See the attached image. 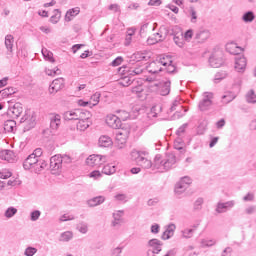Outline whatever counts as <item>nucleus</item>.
I'll use <instances>...</instances> for the list:
<instances>
[{
    "instance_id": "1",
    "label": "nucleus",
    "mask_w": 256,
    "mask_h": 256,
    "mask_svg": "<svg viewBox=\"0 0 256 256\" xmlns=\"http://www.w3.org/2000/svg\"><path fill=\"white\" fill-rule=\"evenodd\" d=\"M147 155H149L147 151L133 150L131 152V159L135 161L139 167H142V169H151L153 163L147 158Z\"/></svg>"
},
{
    "instance_id": "2",
    "label": "nucleus",
    "mask_w": 256,
    "mask_h": 256,
    "mask_svg": "<svg viewBox=\"0 0 256 256\" xmlns=\"http://www.w3.org/2000/svg\"><path fill=\"white\" fill-rule=\"evenodd\" d=\"M71 163V157L69 155L60 154L54 155L50 158V169L51 171H59L63 165H69Z\"/></svg>"
},
{
    "instance_id": "3",
    "label": "nucleus",
    "mask_w": 256,
    "mask_h": 256,
    "mask_svg": "<svg viewBox=\"0 0 256 256\" xmlns=\"http://www.w3.org/2000/svg\"><path fill=\"white\" fill-rule=\"evenodd\" d=\"M37 116L35 115V112L28 110L25 112V115L20 119V123L24 124V133L26 131H31L36 125Z\"/></svg>"
},
{
    "instance_id": "4",
    "label": "nucleus",
    "mask_w": 256,
    "mask_h": 256,
    "mask_svg": "<svg viewBox=\"0 0 256 256\" xmlns=\"http://www.w3.org/2000/svg\"><path fill=\"white\" fill-rule=\"evenodd\" d=\"M83 115H86V117H91V112L83 109H76L65 112L63 117L65 121H78V119H83Z\"/></svg>"
},
{
    "instance_id": "5",
    "label": "nucleus",
    "mask_w": 256,
    "mask_h": 256,
    "mask_svg": "<svg viewBox=\"0 0 256 256\" xmlns=\"http://www.w3.org/2000/svg\"><path fill=\"white\" fill-rule=\"evenodd\" d=\"M130 130L129 128H121L116 131V147L117 149H124L125 144L127 143V139L129 138L130 135Z\"/></svg>"
},
{
    "instance_id": "6",
    "label": "nucleus",
    "mask_w": 256,
    "mask_h": 256,
    "mask_svg": "<svg viewBox=\"0 0 256 256\" xmlns=\"http://www.w3.org/2000/svg\"><path fill=\"white\" fill-rule=\"evenodd\" d=\"M211 105H213V93L204 92L202 100H200L198 104V109L200 111H209V109H211Z\"/></svg>"
},
{
    "instance_id": "7",
    "label": "nucleus",
    "mask_w": 256,
    "mask_h": 256,
    "mask_svg": "<svg viewBox=\"0 0 256 256\" xmlns=\"http://www.w3.org/2000/svg\"><path fill=\"white\" fill-rule=\"evenodd\" d=\"M106 162L107 156H101L99 154H92L86 160V163L89 165V167H101V165Z\"/></svg>"
},
{
    "instance_id": "8",
    "label": "nucleus",
    "mask_w": 256,
    "mask_h": 256,
    "mask_svg": "<svg viewBox=\"0 0 256 256\" xmlns=\"http://www.w3.org/2000/svg\"><path fill=\"white\" fill-rule=\"evenodd\" d=\"M235 207V201H227V202H218L216 205V213L221 214V213H227L229 209H233Z\"/></svg>"
},
{
    "instance_id": "9",
    "label": "nucleus",
    "mask_w": 256,
    "mask_h": 256,
    "mask_svg": "<svg viewBox=\"0 0 256 256\" xmlns=\"http://www.w3.org/2000/svg\"><path fill=\"white\" fill-rule=\"evenodd\" d=\"M175 163H177V157H175V154H168L166 159L160 162V165L165 171H169Z\"/></svg>"
},
{
    "instance_id": "10",
    "label": "nucleus",
    "mask_w": 256,
    "mask_h": 256,
    "mask_svg": "<svg viewBox=\"0 0 256 256\" xmlns=\"http://www.w3.org/2000/svg\"><path fill=\"white\" fill-rule=\"evenodd\" d=\"M154 87H158V89H160V95H169V93H171V80L154 83Z\"/></svg>"
},
{
    "instance_id": "11",
    "label": "nucleus",
    "mask_w": 256,
    "mask_h": 256,
    "mask_svg": "<svg viewBox=\"0 0 256 256\" xmlns=\"http://www.w3.org/2000/svg\"><path fill=\"white\" fill-rule=\"evenodd\" d=\"M106 123L112 129H121V119L117 115H108L106 117Z\"/></svg>"
},
{
    "instance_id": "12",
    "label": "nucleus",
    "mask_w": 256,
    "mask_h": 256,
    "mask_svg": "<svg viewBox=\"0 0 256 256\" xmlns=\"http://www.w3.org/2000/svg\"><path fill=\"white\" fill-rule=\"evenodd\" d=\"M64 87H65V80L63 78H57L53 80V82L51 83L49 87V93L51 94L57 93L61 91V89H63Z\"/></svg>"
},
{
    "instance_id": "13",
    "label": "nucleus",
    "mask_w": 256,
    "mask_h": 256,
    "mask_svg": "<svg viewBox=\"0 0 256 256\" xmlns=\"http://www.w3.org/2000/svg\"><path fill=\"white\" fill-rule=\"evenodd\" d=\"M234 67L238 73H243L247 67V58L245 56H236Z\"/></svg>"
},
{
    "instance_id": "14",
    "label": "nucleus",
    "mask_w": 256,
    "mask_h": 256,
    "mask_svg": "<svg viewBox=\"0 0 256 256\" xmlns=\"http://www.w3.org/2000/svg\"><path fill=\"white\" fill-rule=\"evenodd\" d=\"M175 229H177V226H175V224L171 223L167 225L165 231L162 233L161 239L163 241L171 239V237L175 235Z\"/></svg>"
},
{
    "instance_id": "15",
    "label": "nucleus",
    "mask_w": 256,
    "mask_h": 256,
    "mask_svg": "<svg viewBox=\"0 0 256 256\" xmlns=\"http://www.w3.org/2000/svg\"><path fill=\"white\" fill-rule=\"evenodd\" d=\"M209 37H211V33L209 30L205 29H200L195 34V40L198 41V43H205Z\"/></svg>"
},
{
    "instance_id": "16",
    "label": "nucleus",
    "mask_w": 256,
    "mask_h": 256,
    "mask_svg": "<svg viewBox=\"0 0 256 256\" xmlns=\"http://www.w3.org/2000/svg\"><path fill=\"white\" fill-rule=\"evenodd\" d=\"M148 247L151 248V251H154V253H161L163 247V242L157 238H153L148 241Z\"/></svg>"
},
{
    "instance_id": "17",
    "label": "nucleus",
    "mask_w": 256,
    "mask_h": 256,
    "mask_svg": "<svg viewBox=\"0 0 256 256\" xmlns=\"http://www.w3.org/2000/svg\"><path fill=\"white\" fill-rule=\"evenodd\" d=\"M38 158L30 154L23 162V167L25 171H30V169H33V167L36 166Z\"/></svg>"
},
{
    "instance_id": "18",
    "label": "nucleus",
    "mask_w": 256,
    "mask_h": 256,
    "mask_svg": "<svg viewBox=\"0 0 256 256\" xmlns=\"http://www.w3.org/2000/svg\"><path fill=\"white\" fill-rule=\"evenodd\" d=\"M226 51L230 53V55H241L244 49L242 47L237 46L235 43H230L226 45Z\"/></svg>"
},
{
    "instance_id": "19",
    "label": "nucleus",
    "mask_w": 256,
    "mask_h": 256,
    "mask_svg": "<svg viewBox=\"0 0 256 256\" xmlns=\"http://www.w3.org/2000/svg\"><path fill=\"white\" fill-rule=\"evenodd\" d=\"M0 159L8 163H13V161H15V153L11 150H3L0 152Z\"/></svg>"
},
{
    "instance_id": "20",
    "label": "nucleus",
    "mask_w": 256,
    "mask_h": 256,
    "mask_svg": "<svg viewBox=\"0 0 256 256\" xmlns=\"http://www.w3.org/2000/svg\"><path fill=\"white\" fill-rule=\"evenodd\" d=\"M89 118L87 115H83V118L78 119L77 123V129L78 131H85L86 129H89V126L91 125L89 122Z\"/></svg>"
},
{
    "instance_id": "21",
    "label": "nucleus",
    "mask_w": 256,
    "mask_h": 256,
    "mask_svg": "<svg viewBox=\"0 0 256 256\" xmlns=\"http://www.w3.org/2000/svg\"><path fill=\"white\" fill-rule=\"evenodd\" d=\"M105 203L104 196H96L87 201L88 207H98V205H103Z\"/></svg>"
},
{
    "instance_id": "22",
    "label": "nucleus",
    "mask_w": 256,
    "mask_h": 256,
    "mask_svg": "<svg viewBox=\"0 0 256 256\" xmlns=\"http://www.w3.org/2000/svg\"><path fill=\"white\" fill-rule=\"evenodd\" d=\"M10 113H12V117L14 119H18V117H21V113H23V106L21 103H16L12 108H10Z\"/></svg>"
},
{
    "instance_id": "23",
    "label": "nucleus",
    "mask_w": 256,
    "mask_h": 256,
    "mask_svg": "<svg viewBox=\"0 0 256 256\" xmlns=\"http://www.w3.org/2000/svg\"><path fill=\"white\" fill-rule=\"evenodd\" d=\"M59 125H61V116L56 114L50 118V128L52 131H57L59 129Z\"/></svg>"
},
{
    "instance_id": "24",
    "label": "nucleus",
    "mask_w": 256,
    "mask_h": 256,
    "mask_svg": "<svg viewBox=\"0 0 256 256\" xmlns=\"http://www.w3.org/2000/svg\"><path fill=\"white\" fill-rule=\"evenodd\" d=\"M174 149L177 151H180V153H185V142L183 141V138L178 137L174 141Z\"/></svg>"
},
{
    "instance_id": "25",
    "label": "nucleus",
    "mask_w": 256,
    "mask_h": 256,
    "mask_svg": "<svg viewBox=\"0 0 256 256\" xmlns=\"http://www.w3.org/2000/svg\"><path fill=\"white\" fill-rule=\"evenodd\" d=\"M98 145L100 147H111L113 145V140L109 136H101L98 140Z\"/></svg>"
},
{
    "instance_id": "26",
    "label": "nucleus",
    "mask_w": 256,
    "mask_h": 256,
    "mask_svg": "<svg viewBox=\"0 0 256 256\" xmlns=\"http://www.w3.org/2000/svg\"><path fill=\"white\" fill-rule=\"evenodd\" d=\"M187 189H189V186L181 181H179L178 183H176L175 185V194L176 195H183V193H185V191H187Z\"/></svg>"
},
{
    "instance_id": "27",
    "label": "nucleus",
    "mask_w": 256,
    "mask_h": 256,
    "mask_svg": "<svg viewBox=\"0 0 256 256\" xmlns=\"http://www.w3.org/2000/svg\"><path fill=\"white\" fill-rule=\"evenodd\" d=\"M80 12L81 10L79 9V7H75L68 10L65 15V21H72V17H77V15H79Z\"/></svg>"
},
{
    "instance_id": "28",
    "label": "nucleus",
    "mask_w": 256,
    "mask_h": 256,
    "mask_svg": "<svg viewBox=\"0 0 256 256\" xmlns=\"http://www.w3.org/2000/svg\"><path fill=\"white\" fill-rule=\"evenodd\" d=\"M17 127V122L15 120H7L4 123V131L7 133H13Z\"/></svg>"
},
{
    "instance_id": "29",
    "label": "nucleus",
    "mask_w": 256,
    "mask_h": 256,
    "mask_svg": "<svg viewBox=\"0 0 256 256\" xmlns=\"http://www.w3.org/2000/svg\"><path fill=\"white\" fill-rule=\"evenodd\" d=\"M15 93H17V88L8 87L0 90V97H2V99H5V97H10V95H15Z\"/></svg>"
},
{
    "instance_id": "30",
    "label": "nucleus",
    "mask_w": 256,
    "mask_h": 256,
    "mask_svg": "<svg viewBox=\"0 0 256 256\" xmlns=\"http://www.w3.org/2000/svg\"><path fill=\"white\" fill-rule=\"evenodd\" d=\"M13 43H15V38H13V35L8 34L5 37V47L10 53H13Z\"/></svg>"
},
{
    "instance_id": "31",
    "label": "nucleus",
    "mask_w": 256,
    "mask_h": 256,
    "mask_svg": "<svg viewBox=\"0 0 256 256\" xmlns=\"http://www.w3.org/2000/svg\"><path fill=\"white\" fill-rule=\"evenodd\" d=\"M123 210H118L117 212L113 213L112 227H117V225H121V218L123 217Z\"/></svg>"
},
{
    "instance_id": "32",
    "label": "nucleus",
    "mask_w": 256,
    "mask_h": 256,
    "mask_svg": "<svg viewBox=\"0 0 256 256\" xmlns=\"http://www.w3.org/2000/svg\"><path fill=\"white\" fill-rule=\"evenodd\" d=\"M73 239V232L66 231L60 234L59 241L62 243H69Z\"/></svg>"
},
{
    "instance_id": "33",
    "label": "nucleus",
    "mask_w": 256,
    "mask_h": 256,
    "mask_svg": "<svg viewBox=\"0 0 256 256\" xmlns=\"http://www.w3.org/2000/svg\"><path fill=\"white\" fill-rule=\"evenodd\" d=\"M76 229L79 231V233H82V235H86V233L89 231V224H87V222L81 221L77 224Z\"/></svg>"
},
{
    "instance_id": "34",
    "label": "nucleus",
    "mask_w": 256,
    "mask_h": 256,
    "mask_svg": "<svg viewBox=\"0 0 256 256\" xmlns=\"http://www.w3.org/2000/svg\"><path fill=\"white\" fill-rule=\"evenodd\" d=\"M209 63L214 69H218V67H221V65H223V59L211 56L209 58Z\"/></svg>"
},
{
    "instance_id": "35",
    "label": "nucleus",
    "mask_w": 256,
    "mask_h": 256,
    "mask_svg": "<svg viewBox=\"0 0 256 256\" xmlns=\"http://www.w3.org/2000/svg\"><path fill=\"white\" fill-rule=\"evenodd\" d=\"M131 59L136 61V63H139V61H148L149 57H147L143 52H136L132 55Z\"/></svg>"
},
{
    "instance_id": "36",
    "label": "nucleus",
    "mask_w": 256,
    "mask_h": 256,
    "mask_svg": "<svg viewBox=\"0 0 256 256\" xmlns=\"http://www.w3.org/2000/svg\"><path fill=\"white\" fill-rule=\"evenodd\" d=\"M242 21H244V23H253V21H255V13H253V11L245 12L242 16Z\"/></svg>"
},
{
    "instance_id": "37",
    "label": "nucleus",
    "mask_w": 256,
    "mask_h": 256,
    "mask_svg": "<svg viewBox=\"0 0 256 256\" xmlns=\"http://www.w3.org/2000/svg\"><path fill=\"white\" fill-rule=\"evenodd\" d=\"M116 171L117 169L115 165H112V164H108L104 166L102 169V173H104V175H113L114 173H116Z\"/></svg>"
},
{
    "instance_id": "38",
    "label": "nucleus",
    "mask_w": 256,
    "mask_h": 256,
    "mask_svg": "<svg viewBox=\"0 0 256 256\" xmlns=\"http://www.w3.org/2000/svg\"><path fill=\"white\" fill-rule=\"evenodd\" d=\"M42 55L46 61H49L50 63H55V58H53V52L47 50V48L42 49Z\"/></svg>"
},
{
    "instance_id": "39",
    "label": "nucleus",
    "mask_w": 256,
    "mask_h": 256,
    "mask_svg": "<svg viewBox=\"0 0 256 256\" xmlns=\"http://www.w3.org/2000/svg\"><path fill=\"white\" fill-rule=\"evenodd\" d=\"M60 19H61V11H59V9H55L54 15L50 17V23H53L55 25L59 23Z\"/></svg>"
},
{
    "instance_id": "40",
    "label": "nucleus",
    "mask_w": 256,
    "mask_h": 256,
    "mask_svg": "<svg viewBox=\"0 0 256 256\" xmlns=\"http://www.w3.org/2000/svg\"><path fill=\"white\" fill-rule=\"evenodd\" d=\"M15 215H17V208L15 207H9L4 213V217L7 219H11V217H15Z\"/></svg>"
},
{
    "instance_id": "41",
    "label": "nucleus",
    "mask_w": 256,
    "mask_h": 256,
    "mask_svg": "<svg viewBox=\"0 0 256 256\" xmlns=\"http://www.w3.org/2000/svg\"><path fill=\"white\" fill-rule=\"evenodd\" d=\"M246 101H247V103H256V94H255L254 90H250L246 94Z\"/></svg>"
},
{
    "instance_id": "42",
    "label": "nucleus",
    "mask_w": 256,
    "mask_h": 256,
    "mask_svg": "<svg viewBox=\"0 0 256 256\" xmlns=\"http://www.w3.org/2000/svg\"><path fill=\"white\" fill-rule=\"evenodd\" d=\"M169 35H173L174 43L178 45V47H183V41H181L180 37L175 34V30L171 29V31L168 32Z\"/></svg>"
},
{
    "instance_id": "43",
    "label": "nucleus",
    "mask_w": 256,
    "mask_h": 256,
    "mask_svg": "<svg viewBox=\"0 0 256 256\" xmlns=\"http://www.w3.org/2000/svg\"><path fill=\"white\" fill-rule=\"evenodd\" d=\"M117 113H118V117H119L120 121H127V119H129V117H131L129 112H127L125 110H118Z\"/></svg>"
},
{
    "instance_id": "44",
    "label": "nucleus",
    "mask_w": 256,
    "mask_h": 256,
    "mask_svg": "<svg viewBox=\"0 0 256 256\" xmlns=\"http://www.w3.org/2000/svg\"><path fill=\"white\" fill-rule=\"evenodd\" d=\"M193 233H195V229H184L181 231L184 239H191V237H193Z\"/></svg>"
},
{
    "instance_id": "45",
    "label": "nucleus",
    "mask_w": 256,
    "mask_h": 256,
    "mask_svg": "<svg viewBox=\"0 0 256 256\" xmlns=\"http://www.w3.org/2000/svg\"><path fill=\"white\" fill-rule=\"evenodd\" d=\"M237 97V95L233 94L232 92H228L226 95L222 96V99L224 101V103H231V101H233L235 98Z\"/></svg>"
},
{
    "instance_id": "46",
    "label": "nucleus",
    "mask_w": 256,
    "mask_h": 256,
    "mask_svg": "<svg viewBox=\"0 0 256 256\" xmlns=\"http://www.w3.org/2000/svg\"><path fill=\"white\" fill-rule=\"evenodd\" d=\"M99 99H101V93L96 92L93 94L90 98L92 105L95 107V105L99 104Z\"/></svg>"
},
{
    "instance_id": "47",
    "label": "nucleus",
    "mask_w": 256,
    "mask_h": 256,
    "mask_svg": "<svg viewBox=\"0 0 256 256\" xmlns=\"http://www.w3.org/2000/svg\"><path fill=\"white\" fill-rule=\"evenodd\" d=\"M203 198H198L195 202H194V211H201V209H203Z\"/></svg>"
},
{
    "instance_id": "48",
    "label": "nucleus",
    "mask_w": 256,
    "mask_h": 256,
    "mask_svg": "<svg viewBox=\"0 0 256 256\" xmlns=\"http://www.w3.org/2000/svg\"><path fill=\"white\" fill-rule=\"evenodd\" d=\"M40 217H41V211L39 210H34L30 213L31 221H38Z\"/></svg>"
},
{
    "instance_id": "49",
    "label": "nucleus",
    "mask_w": 256,
    "mask_h": 256,
    "mask_svg": "<svg viewBox=\"0 0 256 256\" xmlns=\"http://www.w3.org/2000/svg\"><path fill=\"white\" fill-rule=\"evenodd\" d=\"M35 253H37V248L29 246L25 249L24 255L33 256Z\"/></svg>"
},
{
    "instance_id": "50",
    "label": "nucleus",
    "mask_w": 256,
    "mask_h": 256,
    "mask_svg": "<svg viewBox=\"0 0 256 256\" xmlns=\"http://www.w3.org/2000/svg\"><path fill=\"white\" fill-rule=\"evenodd\" d=\"M215 240H207V239H202L201 240V247H213L215 245Z\"/></svg>"
},
{
    "instance_id": "51",
    "label": "nucleus",
    "mask_w": 256,
    "mask_h": 256,
    "mask_svg": "<svg viewBox=\"0 0 256 256\" xmlns=\"http://www.w3.org/2000/svg\"><path fill=\"white\" fill-rule=\"evenodd\" d=\"M190 16L191 23H197V11H195V7L190 6Z\"/></svg>"
},
{
    "instance_id": "52",
    "label": "nucleus",
    "mask_w": 256,
    "mask_h": 256,
    "mask_svg": "<svg viewBox=\"0 0 256 256\" xmlns=\"http://www.w3.org/2000/svg\"><path fill=\"white\" fill-rule=\"evenodd\" d=\"M159 63H161V65L164 67H167V65H169V63H173V61L171 60V56H166L160 58Z\"/></svg>"
},
{
    "instance_id": "53",
    "label": "nucleus",
    "mask_w": 256,
    "mask_h": 256,
    "mask_svg": "<svg viewBox=\"0 0 256 256\" xmlns=\"http://www.w3.org/2000/svg\"><path fill=\"white\" fill-rule=\"evenodd\" d=\"M61 73V70L59 68L56 69H46V74H48L50 77H53L55 75H59Z\"/></svg>"
},
{
    "instance_id": "54",
    "label": "nucleus",
    "mask_w": 256,
    "mask_h": 256,
    "mask_svg": "<svg viewBox=\"0 0 256 256\" xmlns=\"http://www.w3.org/2000/svg\"><path fill=\"white\" fill-rule=\"evenodd\" d=\"M123 63V57L118 56L116 59H114L111 63L112 67H119Z\"/></svg>"
},
{
    "instance_id": "55",
    "label": "nucleus",
    "mask_w": 256,
    "mask_h": 256,
    "mask_svg": "<svg viewBox=\"0 0 256 256\" xmlns=\"http://www.w3.org/2000/svg\"><path fill=\"white\" fill-rule=\"evenodd\" d=\"M157 107L159 111H161V106H154L151 108L150 113L148 114V117H157Z\"/></svg>"
},
{
    "instance_id": "56",
    "label": "nucleus",
    "mask_w": 256,
    "mask_h": 256,
    "mask_svg": "<svg viewBox=\"0 0 256 256\" xmlns=\"http://www.w3.org/2000/svg\"><path fill=\"white\" fill-rule=\"evenodd\" d=\"M187 129V124H183L182 126H180L177 131H176V135L178 137H181V135H183V133H185V130Z\"/></svg>"
},
{
    "instance_id": "57",
    "label": "nucleus",
    "mask_w": 256,
    "mask_h": 256,
    "mask_svg": "<svg viewBox=\"0 0 256 256\" xmlns=\"http://www.w3.org/2000/svg\"><path fill=\"white\" fill-rule=\"evenodd\" d=\"M167 73H177V67L173 65V63H169L167 68H166Z\"/></svg>"
},
{
    "instance_id": "58",
    "label": "nucleus",
    "mask_w": 256,
    "mask_h": 256,
    "mask_svg": "<svg viewBox=\"0 0 256 256\" xmlns=\"http://www.w3.org/2000/svg\"><path fill=\"white\" fill-rule=\"evenodd\" d=\"M184 39L186 41H190V39H193V30L189 29L184 33Z\"/></svg>"
},
{
    "instance_id": "59",
    "label": "nucleus",
    "mask_w": 256,
    "mask_h": 256,
    "mask_svg": "<svg viewBox=\"0 0 256 256\" xmlns=\"http://www.w3.org/2000/svg\"><path fill=\"white\" fill-rule=\"evenodd\" d=\"M33 157H35L36 159H39V157H41L43 155V149L41 148H36L34 150V152L32 153Z\"/></svg>"
},
{
    "instance_id": "60",
    "label": "nucleus",
    "mask_w": 256,
    "mask_h": 256,
    "mask_svg": "<svg viewBox=\"0 0 256 256\" xmlns=\"http://www.w3.org/2000/svg\"><path fill=\"white\" fill-rule=\"evenodd\" d=\"M32 169L34 170L35 173H41V160L38 158L36 162V166H32Z\"/></svg>"
},
{
    "instance_id": "61",
    "label": "nucleus",
    "mask_w": 256,
    "mask_h": 256,
    "mask_svg": "<svg viewBox=\"0 0 256 256\" xmlns=\"http://www.w3.org/2000/svg\"><path fill=\"white\" fill-rule=\"evenodd\" d=\"M114 199H116V201H124L126 203L127 194H117L114 196Z\"/></svg>"
},
{
    "instance_id": "62",
    "label": "nucleus",
    "mask_w": 256,
    "mask_h": 256,
    "mask_svg": "<svg viewBox=\"0 0 256 256\" xmlns=\"http://www.w3.org/2000/svg\"><path fill=\"white\" fill-rule=\"evenodd\" d=\"M161 229V226H159V224H153L151 226V233H153L154 235H157V233H159V230Z\"/></svg>"
},
{
    "instance_id": "63",
    "label": "nucleus",
    "mask_w": 256,
    "mask_h": 256,
    "mask_svg": "<svg viewBox=\"0 0 256 256\" xmlns=\"http://www.w3.org/2000/svg\"><path fill=\"white\" fill-rule=\"evenodd\" d=\"M181 183H184L185 185H187L189 187V185L192 183V180L189 176H184L180 179Z\"/></svg>"
},
{
    "instance_id": "64",
    "label": "nucleus",
    "mask_w": 256,
    "mask_h": 256,
    "mask_svg": "<svg viewBox=\"0 0 256 256\" xmlns=\"http://www.w3.org/2000/svg\"><path fill=\"white\" fill-rule=\"evenodd\" d=\"M122 251H123V248H121V247H116V248H114V249L112 250L111 255H112V256H119V255H121Z\"/></svg>"
}]
</instances>
